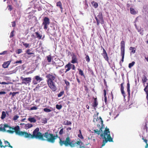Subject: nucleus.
Here are the masks:
<instances>
[{"mask_svg":"<svg viewBox=\"0 0 148 148\" xmlns=\"http://www.w3.org/2000/svg\"><path fill=\"white\" fill-rule=\"evenodd\" d=\"M59 144L61 146H62L63 145L66 146H68L69 145L71 147H75L76 145L79 146L80 148H83L84 147L82 146V145L83 144V143L79 140V141H77L76 142L74 143L73 141L71 142V139L69 137H68L65 140H61L60 137Z\"/></svg>","mask_w":148,"mask_h":148,"instance_id":"nucleus-1","label":"nucleus"},{"mask_svg":"<svg viewBox=\"0 0 148 148\" xmlns=\"http://www.w3.org/2000/svg\"><path fill=\"white\" fill-rule=\"evenodd\" d=\"M100 136L104 139L103 141L101 148H102L104 146L108 141L109 142H113V138L111 137L110 135L109 129L107 128V127L105 128L103 133L100 134Z\"/></svg>","mask_w":148,"mask_h":148,"instance_id":"nucleus-2","label":"nucleus"},{"mask_svg":"<svg viewBox=\"0 0 148 148\" xmlns=\"http://www.w3.org/2000/svg\"><path fill=\"white\" fill-rule=\"evenodd\" d=\"M49 87L53 91H55L57 90V88L55 85V83L53 81L56 79V77L53 75V73H49L46 76Z\"/></svg>","mask_w":148,"mask_h":148,"instance_id":"nucleus-3","label":"nucleus"},{"mask_svg":"<svg viewBox=\"0 0 148 148\" xmlns=\"http://www.w3.org/2000/svg\"><path fill=\"white\" fill-rule=\"evenodd\" d=\"M39 128L37 127L34 130L32 134L28 133L26 132L25 138H29V139L38 138L39 140H40L41 138L42 139V134L41 133L39 132Z\"/></svg>","mask_w":148,"mask_h":148,"instance_id":"nucleus-4","label":"nucleus"},{"mask_svg":"<svg viewBox=\"0 0 148 148\" xmlns=\"http://www.w3.org/2000/svg\"><path fill=\"white\" fill-rule=\"evenodd\" d=\"M42 139H41V140L42 141L46 140L49 142L52 143H54L55 138L53 136V134L47 132L42 134Z\"/></svg>","mask_w":148,"mask_h":148,"instance_id":"nucleus-5","label":"nucleus"},{"mask_svg":"<svg viewBox=\"0 0 148 148\" xmlns=\"http://www.w3.org/2000/svg\"><path fill=\"white\" fill-rule=\"evenodd\" d=\"M19 128V126H17L14 128H12V129L14 130V131L8 130L7 132L11 133H12L15 132L16 134L19 136H23L25 138L26 132L20 131Z\"/></svg>","mask_w":148,"mask_h":148,"instance_id":"nucleus-6","label":"nucleus"},{"mask_svg":"<svg viewBox=\"0 0 148 148\" xmlns=\"http://www.w3.org/2000/svg\"><path fill=\"white\" fill-rule=\"evenodd\" d=\"M121 46V54L122 56V59L120 62V64L122 66L121 62H123L124 61V55L125 53V42L123 40L120 43Z\"/></svg>","mask_w":148,"mask_h":148,"instance_id":"nucleus-7","label":"nucleus"},{"mask_svg":"<svg viewBox=\"0 0 148 148\" xmlns=\"http://www.w3.org/2000/svg\"><path fill=\"white\" fill-rule=\"evenodd\" d=\"M95 18L96 20L97 25L98 26L99 25L100 23L102 24L104 23V21L101 12H100L98 13V14L97 16L95 15Z\"/></svg>","mask_w":148,"mask_h":148,"instance_id":"nucleus-8","label":"nucleus"},{"mask_svg":"<svg viewBox=\"0 0 148 148\" xmlns=\"http://www.w3.org/2000/svg\"><path fill=\"white\" fill-rule=\"evenodd\" d=\"M50 23L49 19L47 17H45L43 20L42 23V25L44 26L43 28L45 29H47L48 27V25Z\"/></svg>","mask_w":148,"mask_h":148,"instance_id":"nucleus-9","label":"nucleus"},{"mask_svg":"<svg viewBox=\"0 0 148 148\" xmlns=\"http://www.w3.org/2000/svg\"><path fill=\"white\" fill-rule=\"evenodd\" d=\"M20 78L22 80V84L26 85L29 84L32 80L30 77L23 78V77H21Z\"/></svg>","mask_w":148,"mask_h":148,"instance_id":"nucleus-10","label":"nucleus"},{"mask_svg":"<svg viewBox=\"0 0 148 148\" xmlns=\"http://www.w3.org/2000/svg\"><path fill=\"white\" fill-rule=\"evenodd\" d=\"M4 145L3 144L2 141L0 139V147L1 148H5L6 147H8L10 148H13V147L10 145L9 142L7 140H4Z\"/></svg>","mask_w":148,"mask_h":148,"instance_id":"nucleus-11","label":"nucleus"},{"mask_svg":"<svg viewBox=\"0 0 148 148\" xmlns=\"http://www.w3.org/2000/svg\"><path fill=\"white\" fill-rule=\"evenodd\" d=\"M43 80L42 78L39 76L36 75L33 78L32 83L34 85H36Z\"/></svg>","mask_w":148,"mask_h":148,"instance_id":"nucleus-12","label":"nucleus"},{"mask_svg":"<svg viewBox=\"0 0 148 148\" xmlns=\"http://www.w3.org/2000/svg\"><path fill=\"white\" fill-rule=\"evenodd\" d=\"M101 49H103V53H101L102 56H103V58H104L105 60L106 61L108 62H109V57L108 56L107 53L102 46H101Z\"/></svg>","mask_w":148,"mask_h":148,"instance_id":"nucleus-13","label":"nucleus"},{"mask_svg":"<svg viewBox=\"0 0 148 148\" xmlns=\"http://www.w3.org/2000/svg\"><path fill=\"white\" fill-rule=\"evenodd\" d=\"M71 62L72 64L77 63V59L76 55L74 53H73V55L72 57V60Z\"/></svg>","mask_w":148,"mask_h":148,"instance_id":"nucleus-14","label":"nucleus"},{"mask_svg":"<svg viewBox=\"0 0 148 148\" xmlns=\"http://www.w3.org/2000/svg\"><path fill=\"white\" fill-rule=\"evenodd\" d=\"M103 125L101 126V127L100 128L99 130L98 129L93 130L94 132H92V133H94L95 134H97L98 135H99L101 133V132H102V129L103 128Z\"/></svg>","mask_w":148,"mask_h":148,"instance_id":"nucleus-15","label":"nucleus"},{"mask_svg":"<svg viewBox=\"0 0 148 148\" xmlns=\"http://www.w3.org/2000/svg\"><path fill=\"white\" fill-rule=\"evenodd\" d=\"M93 99H94V101L92 104V106L95 108L98 105V102L97 101V98H95L94 97H93Z\"/></svg>","mask_w":148,"mask_h":148,"instance_id":"nucleus-16","label":"nucleus"},{"mask_svg":"<svg viewBox=\"0 0 148 148\" xmlns=\"http://www.w3.org/2000/svg\"><path fill=\"white\" fill-rule=\"evenodd\" d=\"M71 64L70 63H69L65 66V69H66L65 73H66L67 72L70 70L71 69Z\"/></svg>","mask_w":148,"mask_h":148,"instance_id":"nucleus-17","label":"nucleus"},{"mask_svg":"<svg viewBox=\"0 0 148 148\" xmlns=\"http://www.w3.org/2000/svg\"><path fill=\"white\" fill-rule=\"evenodd\" d=\"M11 62V60L4 62L2 65L3 67L4 68H8V66L10 64Z\"/></svg>","mask_w":148,"mask_h":148,"instance_id":"nucleus-18","label":"nucleus"},{"mask_svg":"<svg viewBox=\"0 0 148 148\" xmlns=\"http://www.w3.org/2000/svg\"><path fill=\"white\" fill-rule=\"evenodd\" d=\"M56 6L60 8L61 12H62L63 8L62 6V4L60 1H59L56 3Z\"/></svg>","mask_w":148,"mask_h":148,"instance_id":"nucleus-19","label":"nucleus"},{"mask_svg":"<svg viewBox=\"0 0 148 148\" xmlns=\"http://www.w3.org/2000/svg\"><path fill=\"white\" fill-rule=\"evenodd\" d=\"M124 83H121V92L124 97H125V93L124 90V87L123 86Z\"/></svg>","mask_w":148,"mask_h":148,"instance_id":"nucleus-20","label":"nucleus"},{"mask_svg":"<svg viewBox=\"0 0 148 148\" xmlns=\"http://www.w3.org/2000/svg\"><path fill=\"white\" fill-rule=\"evenodd\" d=\"M32 49L31 48L30 49H27L26 52L27 53L28 55H31L34 54V51H32Z\"/></svg>","mask_w":148,"mask_h":148,"instance_id":"nucleus-21","label":"nucleus"},{"mask_svg":"<svg viewBox=\"0 0 148 148\" xmlns=\"http://www.w3.org/2000/svg\"><path fill=\"white\" fill-rule=\"evenodd\" d=\"M127 91L129 96H130V84L128 82L127 84Z\"/></svg>","mask_w":148,"mask_h":148,"instance_id":"nucleus-22","label":"nucleus"},{"mask_svg":"<svg viewBox=\"0 0 148 148\" xmlns=\"http://www.w3.org/2000/svg\"><path fill=\"white\" fill-rule=\"evenodd\" d=\"M147 80V77L146 76L145 74H144L143 75V77L142 79V82L143 84H145V82H146Z\"/></svg>","mask_w":148,"mask_h":148,"instance_id":"nucleus-23","label":"nucleus"},{"mask_svg":"<svg viewBox=\"0 0 148 148\" xmlns=\"http://www.w3.org/2000/svg\"><path fill=\"white\" fill-rule=\"evenodd\" d=\"M28 120L31 123H35L36 122V119L33 117L29 118Z\"/></svg>","mask_w":148,"mask_h":148,"instance_id":"nucleus-24","label":"nucleus"},{"mask_svg":"<svg viewBox=\"0 0 148 148\" xmlns=\"http://www.w3.org/2000/svg\"><path fill=\"white\" fill-rule=\"evenodd\" d=\"M130 13L131 14H137V12L135 10L132 8H130Z\"/></svg>","mask_w":148,"mask_h":148,"instance_id":"nucleus-25","label":"nucleus"},{"mask_svg":"<svg viewBox=\"0 0 148 148\" xmlns=\"http://www.w3.org/2000/svg\"><path fill=\"white\" fill-rule=\"evenodd\" d=\"M91 3L92 6L95 8H96L98 6V3L96 2H95L94 1L91 2Z\"/></svg>","mask_w":148,"mask_h":148,"instance_id":"nucleus-26","label":"nucleus"},{"mask_svg":"<svg viewBox=\"0 0 148 148\" xmlns=\"http://www.w3.org/2000/svg\"><path fill=\"white\" fill-rule=\"evenodd\" d=\"M33 126V125L31 124L27 123L25 125V129H28L32 127Z\"/></svg>","mask_w":148,"mask_h":148,"instance_id":"nucleus-27","label":"nucleus"},{"mask_svg":"<svg viewBox=\"0 0 148 148\" xmlns=\"http://www.w3.org/2000/svg\"><path fill=\"white\" fill-rule=\"evenodd\" d=\"M6 116V114L5 111H3L2 112V114L1 116V119H5Z\"/></svg>","mask_w":148,"mask_h":148,"instance_id":"nucleus-28","label":"nucleus"},{"mask_svg":"<svg viewBox=\"0 0 148 148\" xmlns=\"http://www.w3.org/2000/svg\"><path fill=\"white\" fill-rule=\"evenodd\" d=\"M35 34H36V38H38V39H41L42 37V35H40L39 33L38 32H36L35 33Z\"/></svg>","mask_w":148,"mask_h":148,"instance_id":"nucleus-29","label":"nucleus"},{"mask_svg":"<svg viewBox=\"0 0 148 148\" xmlns=\"http://www.w3.org/2000/svg\"><path fill=\"white\" fill-rule=\"evenodd\" d=\"M79 71V73L81 76H83L84 77L85 76L84 74L83 71L81 69H78Z\"/></svg>","mask_w":148,"mask_h":148,"instance_id":"nucleus-30","label":"nucleus"},{"mask_svg":"<svg viewBox=\"0 0 148 148\" xmlns=\"http://www.w3.org/2000/svg\"><path fill=\"white\" fill-rule=\"evenodd\" d=\"M147 85L144 89V90L146 92V94H148V83H147Z\"/></svg>","mask_w":148,"mask_h":148,"instance_id":"nucleus-31","label":"nucleus"},{"mask_svg":"<svg viewBox=\"0 0 148 148\" xmlns=\"http://www.w3.org/2000/svg\"><path fill=\"white\" fill-rule=\"evenodd\" d=\"M47 60L48 62H51L52 60V58L51 55H49L47 57Z\"/></svg>","mask_w":148,"mask_h":148,"instance_id":"nucleus-32","label":"nucleus"},{"mask_svg":"<svg viewBox=\"0 0 148 148\" xmlns=\"http://www.w3.org/2000/svg\"><path fill=\"white\" fill-rule=\"evenodd\" d=\"M135 62L134 61H133L132 63H129V64L128 67L129 68H131L135 64Z\"/></svg>","mask_w":148,"mask_h":148,"instance_id":"nucleus-33","label":"nucleus"},{"mask_svg":"<svg viewBox=\"0 0 148 148\" xmlns=\"http://www.w3.org/2000/svg\"><path fill=\"white\" fill-rule=\"evenodd\" d=\"M130 50H131V53H135L136 50L135 48L134 47H131L130 48Z\"/></svg>","mask_w":148,"mask_h":148,"instance_id":"nucleus-34","label":"nucleus"},{"mask_svg":"<svg viewBox=\"0 0 148 148\" xmlns=\"http://www.w3.org/2000/svg\"><path fill=\"white\" fill-rule=\"evenodd\" d=\"M18 93V92H10L9 95H12V97H13L15 96V95H16V94Z\"/></svg>","mask_w":148,"mask_h":148,"instance_id":"nucleus-35","label":"nucleus"},{"mask_svg":"<svg viewBox=\"0 0 148 148\" xmlns=\"http://www.w3.org/2000/svg\"><path fill=\"white\" fill-rule=\"evenodd\" d=\"M64 93V91L60 92V93L58 95V97H61Z\"/></svg>","mask_w":148,"mask_h":148,"instance_id":"nucleus-36","label":"nucleus"},{"mask_svg":"<svg viewBox=\"0 0 148 148\" xmlns=\"http://www.w3.org/2000/svg\"><path fill=\"white\" fill-rule=\"evenodd\" d=\"M62 107V106L61 105H59L58 104H57L56 106V108L58 110L60 109H61Z\"/></svg>","mask_w":148,"mask_h":148,"instance_id":"nucleus-37","label":"nucleus"},{"mask_svg":"<svg viewBox=\"0 0 148 148\" xmlns=\"http://www.w3.org/2000/svg\"><path fill=\"white\" fill-rule=\"evenodd\" d=\"M86 56L85 57V59H86V61L88 62H89L90 60V58L88 55H86Z\"/></svg>","mask_w":148,"mask_h":148,"instance_id":"nucleus-38","label":"nucleus"},{"mask_svg":"<svg viewBox=\"0 0 148 148\" xmlns=\"http://www.w3.org/2000/svg\"><path fill=\"white\" fill-rule=\"evenodd\" d=\"M43 110L45 112H50L51 111V110L50 109L47 108H44Z\"/></svg>","mask_w":148,"mask_h":148,"instance_id":"nucleus-39","label":"nucleus"},{"mask_svg":"<svg viewBox=\"0 0 148 148\" xmlns=\"http://www.w3.org/2000/svg\"><path fill=\"white\" fill-rule=\"evenodd\" d=\"M72 123L71 121H66V123H64L65 125H71Z\"/></svg>","mask_w":148,"mask_h":148,"instance_id":"nucleus-40","label":"nucleus"},{"mask_svg":"<svg viewBox=\"0 0 148 148\" xmlns=\"http://www.w3.org/2000/svg\"><path fill=\"white\" fill-rule=\"evenodd\" d=\"M7 8L10 11H11L13 9L12 6L11 5H8Z\"/></svg>","mask_w":148,"mask_h":148,"instance_id":"nucleus-41","label":"nucleus"},{"mask_svg":"<svg viewBox=\"0 0 148 148\" xmlns=\"http://www.w3.org/2000/svg\"><path fill=\"white\" fill-rule=\"evenodd\" d=\"M78 137H79L81 139H84V138L82 134H79L77 135Z\"/></svg>","mask_w":148,"mask_h":148,"instance_id":"nucleus-42","label":"nucleus"},{"mask_svg":"<svg viewBox=\"0 0 148 148\" xmlns=\"http://www.w3.org/2000/svg\"><path fill=\"white\" fill-rule=\"evenodd\" d=\"M14 30H13L10 33V38H11L14 36Z\"/></svg>","mask_w":148,"mask_h":148,"instance_id":"nucleus-43","label":"nucleus"},{"mask_svg":"<svg viewBox=\"0 0 148 148\" xmlns=\"http://www.w3.org/2000/svg\"><path fill=\"white\" fill-rule=\"evenodd\" d=\"M64 81L65 84L67 86L70 85V83L68 81L66 80H64Z\"/></svg>","mask_w":148,"mask_h":148,"instance_id":"nucleus-44","label":"nucleus"},{"mask_svg":"<svg viewBox=\"0 0 148 148\" xmlns=\"http://www.w3.org/2000/svg\"><path fill=\"white\" fill-rule=\"evenodd\" d=\"M23 45L26 48L28 47L29 45V44L25 43L23 42Z\"/></svg>","mask_w":148,"mask_h":148,"instance_id":"nucleus-45","label":"nucleus"},{"mask_svg":"<svg viewBox=\"0 0 148 148\" xmlns=\"http://www.w3.org/2000/svg\"><path fill=\"white\" fill-rule=\"evenodd\" d=\"M37 109H38L37 107L36 106H33V107H31L30 108L29 110H37Z\"/></svg>","mask_w":148,"mask_h":148,"instance_id":"nucleus-46","label":"nucleus"},{"mask_svg":"<svg viewBox=\"0 0 148 148\" xmlns=\"http://www.w3.org/2000/svg\"><path fill=\"white\" fill-rule=\"evenodd\" d=\"M19 118V116L17 115H16L14 116L13 120L14 121L16 120Z\"/></svg>","mask_w":148,"mask_h":148,"instance_id":"nucleus-47","label":"nucleus"},{"mask_svg":"<svg viewBox=\"0 0 148 148\" xmlns=\"http://www.w3.org/2000/svg\"><path fill=\"white\" fill-rule=\"evenodd\" d=\"M10 127V126L8 124H5L3 127V130L5 131V128L6 127Z\"/></svg>","mask_w":148,"mask_h":148,"instance_id":"nucleus-48","label":"nucleus"},{"mask_svg":"<svg viewBox=\"0 0 148 148\" xmlns=\"http://www.w3.org/2000/svg\"><path fill=\"white\" fill-rule=\"evenodd\" d=\"M63 128L61 129L59 132V134L60 135H62L63 133Z\"/></svg>","mask_w":148,"mask_h":148,"instance_id":"nucleus-49","label":"nucleus"},{"mask_svg":"<svg viewBox=\"0 0 148 148\" xmlns=\"http://www.w3.org/2000/svg\"><path fill=\"white\" fill-rule=\"evenodd\" d=\"M12 27H15L16 25V22L15 21H13L12 22Z\"/></svg>","mask_w":148,"mask_h":148,"instance_id":"nucleus-50","label":"nucleus"},{"mask_svg":"<svg viewBox=\"0 0 148 148\" xmlns=\"http://www.w3.org/2000/svg\"><path fill=\"white\" fill-rule=\"evenodd\" d=\"M71 69H72L73 70H75V65L73 64H71Z\"/></svg>","mask_w":148,"mask_h":148,"instance_id":"nucleus-51","label":"nucleus"},{"mask_svg":"<svg viewBox=\"0 0 148 148\" xmlns=\"http://www.w3.org/2000/svg\"><path fill=\"white\" fill-rule=\"evenodd\" d=\"M22 63V61L21 60H19V61H17L15 62H14V64H21Z\"/></svg>","mask_w":148,"mask_h":148,"instance_id":"nucleus-52","label":"nucleus"},{"mask_svg":"<svg viewBox=\"0 0 148 148\" xmlns=\"http://www.w3.org/2000/svg\"><path fill=\"white\" fill-rule=\"evenodd\" d=\"M22 52V50L21 49H19L17 50V51L16 52L18 54H19L21 53Z\"/></svg>","mask_w":148,"mask_h":148,"instance_id":"nucleus-53","label":"nucleus"},{"mask_svg":"<svg viewBox=\"0 0 148 148\" xmlns=\"http://www.w3.org/2000/svg\"><path fill=\"white\" fill-rule=\"evenodd\" d=\"M40 87V86H39V84H38V86H37L35 88H34V91H35L36 90H38V89H39V87Z\"/></svg>","mask_w":148,"mask_h":148,"instance_id":"nucleus-54","label":"nucleus"},{"mask_svg":"<svg viewBox=\"0 0 148 148\" xmlns=\"http://www.w3.org/2000/svg\"><path fill=\"white\" fill-rule=\"evenodd\" d=\"M53 137H54V138H55V139L54 140V143L55 142V140L57 139V138H58L59 137H58V135L57 134H56L55 136L53 134Z\"/></svg>","mask_w":148,"mask_h":148,"instance_id":"nucleus-55","label":"nucleus"},{"mask_svg":"<svg viewBox=\"0 0 148 148\" xmlns=\"http://www.w3.org/2000/svg\"><path fill=\"white\" fill-rule=\"evenodd\" d=\"M0 84H8V83L6 82H0Z\"/></svg>","mask_w":148,"mask_h":148,"instance_id":"nucleus-56","label":"nucleus"},{"mask_svg":"<svg viewBox=\"0 0 148 148\" xmlns=\"http://www.w3.org/2000/svg\"><path fill=\"white\" fill-rule=\"evenodd\" d=\"M104 102L106 104L107 102V97L106 96H104Z\"/></svg>","mask_w":148,"mask_h":148,"instance_id":"nucleus-57","label":"nucleus"},{"mask_svg":"<svg viewBox=\"0 0 148 148\" xmlns=\"http://www.w3.org/2000/svg\"><path fill=\"white\" fill-rule=\"evenodd\" d=\"M6 92L5 91H0V95L2 94H5Z\"/></svg>","mask_w":148,"mask_h":148,"instance_id":"nucleus-58","label":"nucleus"},{"mask_svg":"<svg viewBox=\"0 0 148 148\" xmlns=\"http://www.w3.org/2000/svg\"><path fill=\"white\" fill-rule=\"evenodd\" d=\"M142 139L144 140L145 143H146V144H148L147 143V140L146 139H144V138H142Z\"/></svg>","mask_w":148,"mask_h":148,"instance_id":"nucleus-59","label":"nucleus"},{"mask_svg":"<svg viewBox=\"0 0 148 148\" xmlns=\"http://www.w3.org/2000/svg\"><path fill=\"white\" fill-rule=\"evenodd\" d=\"M99 118H100V119H101V124L102 126L103 125V121L102 120V119L101 118V117H99Z\"/></svg>","mask_w":148,"mask_h":148,"instance_id":"nucleus-60","label":"nucleus"},{"mask_svg":"<svg viewBox=\"0 0 148 148\" xmlns=\"http://www.w3.org/2000/svg\"><path fill=\"white\" fill-rule=\"evenodd\" d=\"M33 72V71H31L29 72H28L26 73V74L27 75H28L29 74L32 73Z\"/></svg>","mask_w":148,"mask_h":148,"instance_id":"nucleus-61","label":"nucleus"},{"mask_svg":"<svg viewBox=\"0 0 148 148\" xmlns=\"http://www.w3.org/2000/svg\"><path fill=\"white\" fill-rule=\"evenodd\" d=\"M104 96H106V90L104 89L103 90Z\"/></svg>","mask_w":148,"mask_h":148,"instance_id":"nucleus-62","label":"nucleus"},{"mask_svg":"<svg viewBox=\"0 0 148 148\" xmlns=\"http://www.w3.org/2000/svg\"><path fill=\"white\" fill-rule=\"evenodd\" d=\"M76 79L77 80V82H78V83H79V84L81 82L79 80V79L78 78H76Z\"/></svg>","mask_w":148,"mask_h":148,"instance_id":"nucleus-63","label":"nucleus"},{"mask_svg":"<svg viewBox=\"0 0 148 148\" xmlns=\"http://www.w3.org/2000/svg\"><path fill=\"white\" fill-rule=\"evenodd\" d=\"M146 95H147V96H146V99L147 100V104L148 105V94H146Z\"/></svg>","mask_w":148,"mask_h":148,"instance_id":"nucleus-64","label":"nucleus"}]
</instances>
